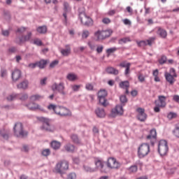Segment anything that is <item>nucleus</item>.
Wrapping results in <instances>:
<instances>
[{"mask_svg":"<svg viewBox=\"0 0 179 179\" xmlns=\"http://www.w3.org/2000/svg\"><path fill=\"white\" fill-rule=\"evenodd\" d=\"M48 109L50 111H54L55 114L59 117H71L72 115L71 110L65 106L50 103L48 106Z\"/></svg>","mask_w":179,"mask_h":179,"instance_id":"f257e3e1","label":"nucleus"},{"mask_svg":"<svg viewBox=\"0 0 179 179\" xmlns=\"http://www.w3.org/2000/svg\"><path fill=\"white\" fill-rule=\"evenodd\" d=\"M150 153V145L148 143H142L138 148L137 155L139 159L146 157Z\"/></svg>","mask_w":179,"mask_h":179,"instance_id":"f03ea898","label":"nucleus"},{"mask_svg":"<svg viewBox=\"0 0 179 179\" xmlns=\"http://www.w3.org/2000/svg\"><path fill=\"white\" fill-rule=\"evenodd\" d=\"M166 99L167 97H166L164 95L158 96V99L155 101V113H160V108H164V107L167 106V103H166Z\"/></svg>","mask_w":179,"mask_h":179,"instance_id":"7ed1b4c3","label":"nucleus"},{"mask_svg":"<svg viewBox=\"0 0 179 179\" xmlns=\"http://www.w3.org/2000/svg\"><path fill=\"white\" fill-rule=\"evenodd\" d=\"M111 34H113V31L111 30H98L94 32V36L96 41H101V40L110 37Z\"/></svg>","mask_w":179,"mask_h":179,"instance_id":"20e7f679","label":"nucleus"},{"mask_svg":"<svg viewBox=\"0 0 179 179\" xmlns=\"http://www.w3.org/2000/svg\"><path fill=\"white\" fill-rule=\"evenodd\" d=\"M14 135L17 138H24V136H27V132L24 131L23 129V124L22 122L15 123L14 127Z\"/></svg>","mask_w":179,"mask_h":179,"instance_id":"39448f33","label":"nucleus"},{"mask_svg":"<svg viewBox=\"0 0 179 179\" xmlns=\"http://www.w3.org/2000/svg\"><path fill=\"white\" fill-rule=\"evenodd\" d=\"M68 169H69V164L68 162L63 160L56 164L55 171V173H59V174H64Z\"/></svg>","mask_w":179,"mask_h":179,"instance_id":"423d86ee","label":"nucleus"},{"mask_svg":"<svg viewBox=\"0 0 179 179\" xmlns=\"http://www.w3.org/2000/svg\"><path fill=\"white\" fill-rule=\"evenodd\" d=\"M79 19L83 26H87V27L93 26V20L92 17H89V15H86L85 13H80L79 15Z\"/></svg>","mask_w":179,"mask_h":179,"instance_id":"0eeeda50","label":"nucleus"},{"mask_svg":"<svg viewBox=\"0 0 179 179\" xmlns=\"http://www.w3.org/2000/svg\"><path fill=\"white\" fill-rule=\"evenodd\" d=\"M108 169L110 170H118L121 167V164L115 157H109L106 162Z\"/></svg>","mask_w":179,"mask_h":179,"instance_id":"6e6552de","label":"nucleus"},{"mask_svg":"<svg viewBox=\"0 0 179 179\" xmlns=\"http://www.w3.org/2000/svg\"><path fill=\"white\" fill-rule=\"evenodd\" d=\"M106 97H107V91L106 90H101L98 92V100L103 107H107L108 106V102Z\"/></svg>","mask_w":179,"mask_h":179,"instance_id":"1a4fd4ad","label":"nucleus"},{"mask_svg":"<svg viewBox=\"0 0 179 179\" xmlns=\"http://www.w3.org/2000/svg\"><path fill=\"white\" fill-rule=\"evenodd\" d=\"M51 89L53 92H58L60 93V94H62V96H66V92H64L65 84L63 82H61L59 84L57 83H53Z\"/></svg>","mask_w":179,"mask_h":179,"instance_id":"9d476101","label":"nucleus"},{"mask_svg":"<svg viewBox=\"0 0 179 179\" xmlns=\"http://www.w3.org/2000/svg\"><path fill=\"white\" fill-rule=\"evenodd\" d=\"M158 152L161 156H166L169 152V145L166 140H161L158 145Z\"/></svg>","mask_w":179,"mask_h":179,"instance_id":"9b49d317","label":"nucleus"},{"mask_svg":"<svg viewBox=\"0 0 179 179\" xmlns=\"http://www.w3.org/2000/svg\"><path fill=\"white\" fill-rule=\"evenodd\" d=\"M94 165H95L94 169H96V171H97V170H99L101 173H107V167L106 166V164L104 163V161L101 159H96L94 162Z\"/></svg>","mask_w":179,"mask_h":179,"instance_id":"f8f14e48","label":"nucleus"},{"mask_svg":"<svg viewBox=\"0 0 179 179\" xmlns=\"http://www.w3.org/2000/svg\"><path fill=\"white\" fill-rule=\"evenodd\" d=\"M26 107L31 111H45L44 108L41 105L36 102H30L26 105Z\"/></svg>","mask_w":179,"mask_h":179,"instance_id":"ddd939ff","label":"nucleus"},{"mask_svg":"<svg viewBox=\"0 0 179 179\" xmlns=\"http://www.w3.org/2000/svg\"><path fill=\"white\" fill-rule=\"evenodd\" d=\"M117 115H124V107L122 105H117L111 111L110 117L115 118V117H117Z\"/></svg>","mask_w":179,"mask_h":179,"instance_id":"4468645a","label":"nucleus"},{"mask_svg":"<svg viewBox=\"0 0 179 179\" xmlns=\"http://www.w3.org/2000/svg\"><path fill=\"white\" fill-rule=\"evenodd\" d=\"M137 112V120L141 121V122H145L148 118V115L145 113V109L142 108H138L136 109Z\"/></svg>","mask_w":179,"mask_h":179,"instance_id":"2eb2a0df","label":"nucleus"},{"mask_svg":"<svg viewBox=\"0 0 179 179\" xmlns=\"http://www.w3.org/2000/svg\"><path fill=\"white\" fill-rule=\"evenodd\" d=\"M42 120H43V125L42 127H41L42 131H47L48 132H54L55 129L54 128V127L50 125L48 120L44 117H42Z\"/></svg>","mask_w":179,"mask_h":179,"instance_id":"dca6fc26","label":"nucleus"},{"mask_svg":"<svg viewBox=\"0 0 179 179\" xmlns=\"http://www.w3.org/2000/svg\"><path fill=\"white\" fill-rule=\"evenodd\" d=\"M22 78V71L19 69H15L11 73V80L13 83H16V82H19Z\"/></svg>","mask_w":179,"mask_h":179,"instance_id":"f3484780","label":"nucleus"},{"mask_svg":"<svg viewBox=\"0 0 179 179\" xmlns=\"http://www.w3.org/2000/svg\"><path fill=\"white\" fill-rule=\"evenodd\" d=\"M157 136V132L156 129H152L150 131V134L147 136V141L150 142L151 145H155V142H156V137Z\"/></svg>","mask_w":179,"mask_h":179,"instance_id":"a211bd4d","label":"nucleus"},{"mask_svg":"<svg viewBox=\"0 0 179 179\" xmlns=\"http://www.w3.org/2000/svg\"><path fill=\"white\" fill-rule=\"evenodd\" d=\"M17 88L20 90H27L29 89V80H23L17 85Z\"/></svg>","mask_w":179,"mask_h":179,"instance_id":"6ab92c4d","label":"nucleus"},{"mask_svg":"<svg viewBox=\"0 0 179 179\" xmlns=\"http://www.w3.org/2000/svg\"><path fill=\"white\" fill-rule=\"evenodd\" d=\"M71 49L69 45H66L64 48L60 50V54H62L63 57H69V55H71Z\"/></svg>","mask_w":179,"mask_h":179,"instance_id":"aec40b11","label":"nucleus"},{"mask_svg":"<svg viewBox=\"0 0 179 179\" xmlns=\"http://www.w3.org/2000/svg\"><path fill=\"white\" fill-rule=\"evenodd\" d=\"M164 76H165L166 80H167L169 83H170V85H173L174 82H176V80L174 79V78H177V74L171 75L169 73H165Z\"/></svg>","mask_w":179,"mask_h":179,"instance_id":"412c9836","label":"nucleus"},{"mask_svg":"<svg viewBox=\"0 0 179 179\" xmlns=\"http://www.w3.org/2000/svg\"><path fill=\"white\" fill-rule=\"evenodd\" d=\"M95 114L98 118H104L106 117V110L101 108H96L95 109Z\"/></svg>","mask_w":179,"mask_h":179,"instance_id":"4be33fe9","label":"nucleus"},{"mask_svg":"<svg viewBox=\"0 0 179 179\" xmlns=\"http://www.w3.org/2000/svg\"><path fill=\"white\" fill-rule=\"evenodd\" d=\"M157 34H158V36H159L161 38H166V37H167V31L159 27L158 30L157 31Z\"/></svg>","mask_w":179,"mask_h":179,"instance_id":"5701e85b","label":"nucleus"},{"mask_svg":"<svg viewBox=\"0 0 179 179\" xmlns=\"http://www.w3.org/2000/svg\"><path fill=\"white\" fill-rule=\"evenodd\" d=\"M119 86L121 89H125L126 94H129V91L128 90V87H129V82L127 80L122 81L119 84Z\"/></svg>","mask_w":179,"mask_h":179,"instance_id":"b1692460","label":"nucleus"},{"mask_svg":"<svg viewBox=\"0 0 179 179\" xmlns=\"http://www.w3.org/2000/svg\"><path fill=\"white\" fill-rule=\"evenodd\" d=\"M66 80L70 82H75V80H78V75L74 73H69L66 75Z\"/></svg>","mask_w":179,"mask_h":179,"instance_id":"393cba45","label":"nucleus"},{"mask_svg":"<svg viewBox=\"0 0 179 179\" xmlns=\"http://www.w3.org/2000/svg\"><path fill=\"white\" fill-rule=\"evenodd\" d=\"M50 146L54 150H58L61 148V142L57 141H52L50 143Z\"/></svg>","mask_w":179,"mask_h":179,"instance_id":"a878e982","label":"nucleus"},{"mask_svg":"<svg viewBox=\"0 0 179 179\" xmlns=\"http://www.w3.org/2000/svg\"><path fill=\"white\" fill-rule=\"evenodd\" d=\"M106 71L107 73H109L110 75H118L119 73L118 70L114 69V67H108Z\"/></svg>","mask_w":179,"mask_h":179,"instance_id":"bb28decb","label":"nucleus"},{"mask_svg":"<svg viewBox=\"0 0 179 179\" xmlns=\"http://www.w3.org/2000/svg\"><path fill=\"white\" fill-rule=\"evenodd\" d=\"M30 100L31 101H39V100H41V99H43V96L38 94H35L31 95L29 97Z\"/></svg>","mask_w":179,"mask_h":179,"instance_id":"cd10ccee","label":"nucleus"},{"mask_svg":"<svg viewBox=\"0 0 179 179\" xmlns=\"http://www.w3.org/2000/svg\"><path fill=\"white\" fill-rule=\"evenodd\" d=\"M70 138L73 143H76V145H80V139H79V137L76 134H71Z\"/></svg>","mask_w":179,"mask_h":179,"instance_id":"c85d7f7f","label":"nucleus"},{"mask_svg":"<svg viewBox=\"0 0 179 179\" xmlns=\"http://www.w3.org/2000/svg\"><path fill=\"white\" fill-rule=\"evenodd\" d=\"M64 149L66 152H69L70 153H72L73 152H75V146L72 144H66L64 146Z\"/></svg>","mask_w":179,"mask_h":179,"instance_id":"c756f323","label":"nucleus"},{"mask_svg":"<svg viewBox=\"0 0 179 179\" xmlns=\"http://www.w3.org/2000/svg\"><path fill=\"white\" fill-rule=\"evenodd\" d=\"M36 31H38L39 34H45V33H47V27L46 26L38 27L36 29Z\"/></svg>","mask_w":179,"mask_h":179,"instance_id":"7c9ffc66","label":"nucleus"},{"mask_svg":"<svg viewBox=\"0 0 179 179\" xmlns=\"http://www.w3.org/2000/svg\"><path fill=\"white\" fill-rule=\"evenodd\" d=\"M83 169L87 173H94V171H96V169H94V168H92L89 165H84L83 166Z\"/></svg>","mask_w":179,"mask_h":179,"instance_id":"2f4dec72","label":"nucleus"},{"mask_svg":"<svg viewBox=\"0 0 179 179\" xmlns=\"http://www.w3.org/2000/svg\"><path fill=\"white\" fill-rule=\"evenodd\" d=\"M37 66L40 68V69H43L45 67V65H47V60H41L38 62H36Z\"/></svg>","mask_w":179,"mask_h":179,"instance_id":"473e14b6","label":"nucleus"},{"mask_svg":"<svg viewBox=\"0 0 179 179\" xmlns=\"http://www.w3.org/2000/svg\"><path fill=\"white\" fill-rule=\"evenodd\" d=\"M120 100L122 106H125V103H128V99L125 95H121L120 97Z\"/></svg>","mask_w":179,"mask_h":179,"instance_id":"72a5a7b5","label":"nucleus"},{"mask_svg":"<svg viewBox=\"0 0 179 179\" xmlns=\"http://www.w3.org/2000/svg\"><path fill=\"white\" fill-rule=\"evenodd\" d=\"M131 42V38L129 37L127 38H122L119 41V43L120 44H127V43Z\"/></svg>","mask_w":179,"mask_h":179,"instance_id":"f704fd0d","label":"nucleus"},{"mask_svg":"<svg viewBox=\"0 0 179 179\" xmlns=\"http://www.w3.org/2000/svg\"><path fill=\"white\" fill-rule=\"evenodd\" d=\"M16 97H17V94H11L8 95L6 97V99H7L8 101H13V100H15V99H16Z\"/></svg>","mask_w":179,"mask_h":179,"instance_id":"c9c22d12","label":"nucleus"},{"mask_svg":"<svg viewBox=\"0 0 179 179\" xmlns=\"http://www.w3.org/2000/svg\"><path fill=\"white\" fill-rule=\"evenodd\" d=\"M167 118H169V120H173L174 118H177V113L174 112H170L167 115Z\"/></svg>","mask_w":179,"mask_h":179,"instance_id":"e433bc0d","label":"nucleus"},{"mask_svg":"<svg viewBox=\"0 0 179 179\" xmlns=\"http://www.w3.org/2000/svg\"><path fill=\"white\" fill-rule=\"evenodd\" d=\"M116 50H117V48L115 47L108 48L106 50V54L108 55V56H110L113 52H115Z\"/></svg>","mask_w":179,"mask_h":179,"instance_id":"4c0bfd02","label":"nucleus"},{"mask_svg":"<svg viewBox=\"0 0 179 179\" xmlns=\"http://www.w3.org/2000/svg\"><path fill=\"white\" fill-rule=\"evenodd\" d=\"M173 134L176 138H179V126L175 127L173 130Z\"/></svg>","mask_w":179,"mask_h":179,"instance_id":"58836bf2","label":"nucleus"},{"mask_svg":"<svg viewBox=\"0 0 179 179\" xmlns=\"http://www.w3.org/2000/svg\"><path fill=\"white\" fill-rule=\"evenodd\" d=\"M90 36V32L88 30H83L82 33V38L86 39Z\"/></svg>","mask_w":179,"mask_h":179,"instance_id":"ea45409f","label":"nucleus"},{"mask_svg":"<svg viewBox=\"0 0 179 179\" xmlns=\"http://www.w3.org/2000/svg\"><path fill=\"white\" fill-rule=\"evenodd\" d=\"M1 78H2V79H6V78H8V71L6 69H2L1 71Z\"/></svg>","mask_w":179,"mask_h":179,"instance_id":"a19ab883","label":"nucleus"},{"mask_svg":"<svg viewBox=\"0 0 179 179\" xmlns=\"http://www.w3.org/2000/svg\"><path fill=\"white\" fill-rule=\"evenodd\" d=\"M42 156H45V157H47V156H50V155H51V150H50V149L47 148L43 150H42Z\"/></svg>","mask_w":179,"mask_h":179,"instance_id":"79ce46f5","label":"nucleus"},{"mask_svg":"<svg viewBox=\"0 0 179 179\" xmlns=\"http://www.w3.org/2000/svg\"><path fill=\"white\" fill-rule=\"evenodd\" d=\"M24 41H24V36L17 37L15 39V43L17 44H18L19 45H20V44H22Z\"/></svg>","mask_w":179,"mask_h":179,"instance_id":"37998d69","label":"nucleus"},{"mask_svg":"<svg viewBox=\"0 0 179 179\" xmlns=\"http://www.w3.org/2000/svg\"><path fill=\"white\" fill-rule=\"evenodd\" d=\"M136 44L138 45V47H145V45H148V42L147 41H137Z\"/></svg>","mask_w":179,"mask_h":179,"instance_id":"c03bdc74","label":"nucleus"},{"mask_svg":"<svg viewBox=\"0 0 179 179\" xmlns=\"http://www.w3.org/2000/svg\"><path fill=\"white\" fill-rule=\"evenodd\" d=\"M129 173H136V171H138V166L134 165V166H131L129 168Z\"/></svg>","mask_w":179,"mask_h":179,"instance_id":"a18cd8bd","label":"nucleus"},{"mask_svg":"<svg viewBox=\"0 0 179 179\" xmlns=\"http://www.w3.org/2000/svg\"><path fill=\"white\" fill-rule=\"evenodd\" d=\"M120 66H121L122 68H128V66H131V63L123 62L120 64Z\"/></svg>","mask_w":179,"mask_h":179,"instance_id":"49530a36","label":"nucleus"},{"mask_svg":"<svg viewBox=\"0 0 179 179\" xmlns=\"http://www.w3.org/2000/svg\"><path fill=\"white\" fill-rule=\"evenodd\" d=\"M34 44H35V45H38V47L43 45V42L38 39V38H36L34 40Z\"/></svg>","mask_w":179,"mask_h":179,"instance_id":"de8ad7c7","label":"nucleus"},{"mask_svg":"<svg viewBox=\"0 0 179 179\" xmlns=\"http://www.w3.org/2000/svg\"><path fill=\"white\" fill-rule=\"evenodd\" d=\"M166 61H167V57H166V56H162V57H161V59H159V63L161 65H163V64H166Z\"/></svg>","mask_w":179,"mask_h":179,"instance_id":"09e8293b","label":"nucleus"},{"mask_svg":"<svg viewBox=\"0 0 179 179\" xmlns=\"http://www.w3.org/2000/svg\"><path fill=\"white\" fill-rule=\"evenodd\" d=\"M31 32H28L26 36H24V41H29L31 38Z\"/></svg>","mask_w":179,"mask_h":179,"instance_id":"8fccbe9b","label":"nucleus"},{"mask_svg":"<svg viewBox=\"0 0 179 179\" xmlns=\"http://www.w3.org/2000/svg\"><path fill=\"white\" fill-rule=\"evenodd\" d=\"M138 79L139 82H141V83H143V82H145V80H146L145 76H143V74H139L138 76Z\"/></svg>","mask_w":179,"mask_h":179,"instance_id":"3c124183","label":"nucleus"},{"mask_svg":"<svg viewBox=\"0 0 179 179\" xmlns=\"http://www.w3.org/2000/svg\"><path fill=\"white\" fill-rule=\"evenodd\" d=\"M47 77H44L43 78L41 79L40 85L41 86H45L47 85Z\"/></svg>","mask_w":179,"mask_h":179,"instance_id":"603ef678","label":"nucleus"},{"mask_svg":"<svg viewBox=\"0 0 179 179\" xmlns=\"http://www.w3.org/2000/svg\"><path fill=\"white\" fill-rule=\"evenodd\" d=\"M59 61L58 60H54L53 62H52L50 64V68H55V66H57V65H58L59 64Z\"/></svg>","mask_w":179,"mask_h":179,"instance_id":"864d4df0","label":"nucleus"},{"mask_svg":"<svg viewBox=\"0 0 179 179\" xmlns=\"http://www.w3.org/2000/svg\"><path fill=\"white\" fill-rule=\"evenodd\" d=\"M28 99H29V94H22L20 98V100H22V101H24V100H27Z\"/></svg>","mask_w":179,"mask_h":179,"instance_id":"5fc2aeb1","label":"nucleus"},{"mask_svg":"<svg viewBox=\"0 0 179 179\" xmlns=\"http://www.w3.org/2000/svg\"><path fill=\"white\" fill-rule=\"evenodd\" d=\"M87 44L90 48V50H92V51H94L96 50V45H94V43H93L92 42H88Z\"/></svg>","mask_w":179,"mask_h":179,"instance_id":"6e6d98bb","label":"nucleus"},{"mask_svg":"<svg viewBox=\"0 0 179 179\" xmlns=\"http://www.w3.org/2000/svg\"><path fill=\"white\" fill-rule=\"evenodd\" d=\"M67 179H76V173H69Z\"/></svg>","mask_w":179,"mask_h":179,"instance_id":"4d7b16f0","label":"nucleus"},{"mask_svg":"<svg viewBox=\"0 0 179 179\" xmlns=\"http://www.w3.org/2000/svg\"><path fill=\"white\" fill-rule=\"evenodd\" d=\"M37 66V62L36 63H30L27 67L29 68V69H34Z\"/></svg>","mask_w":179,"mask_h":179,"instance_id":"13d9d810","label":"nucleus"},{"mask_svg":"<svg viewBox=\"0 0 179 179\" xmlns=\"http://www.w3.org/2000/svg\"><path fill=\"white\" fill-rule=\"evenodd\" d=\"M71 89L72 90H73V92H78V90H79V89H80V85H72L71 86Z\"/></svg>","mask_w":179,"mask_h":179,"instance_id":"bf43d9fd","label":"nucleus"},{"mask_svg":"<svg viewBox=\"0 0 179 179\" xmlns=\"http://www.w3.org/2000/svg\"><path fill=\"white\" fill-rule=\"evenodd\" d=\"M85 89L87 90H93V85L90 84V83H87L85 85Z\"/></svg>","mask_w":179,"mask_h":179,"instance_id":"052dcab7","label":"nucleus"},{"mask_svg":"<svg viewBox=\"0 0 179 179\" xmlns=\"http://www.w3.org/2000/svg\"><path fill=\"white\" fill-rule=\"evenodd\" d=\"M104 48V47L103 45H99L96 48V52H98V54H101V52H103V49Z\"/></svg>","mask_w":179,"mask_h":179,"instance_id":"680f3d73","label":"nucleus"},{"mask_svg":"<svg viewBox=\"0 0 179 179\" xmlns=\"http://www.w3.org/2000/svg\"><path fill=\"white\" fill-rule=\"evenodd\" d=\"M173 101H175L176 103H178L179 104V95H177V94L173 95Z\"/></svg>","mask_w":179,"mask_h":179,"instance_id":"e2e57ef3","label":"nucleus"},{"mask_svg":"<svg viewBox=\"0 0 179 179\" xmlns=\"http://www.w3.org/2000/svg\"><path fill=\"white\" fill-rule=\"evenodd\" d=\"M153 41H155V38H151L147 40V45L151 46Z\"/></svg>","mask_w":179,"mask_h":179,"instance_id":"0e129e2a","label":"nucleus"},{"mask_svg":"<svg viewBox=\"0 0 179 179\" xmlns=\"http://www.w3.org/2000/svg\"><path fill=\"white\" fill-rule=\"evenodd\" d=\"M17 51V49L15 47H11L8 49V52H10L11 54H13V52H16Z\"/></svg>","mask_w":179,"mask_h":179,"instance_id":"69168bd1","label":"nucleus"},{"mask_svg":"<svg viewBox=\"0 0 179 179\" xmlns=\"http://www.w3.org/2000/svg\"><path fill=\"white\" fill-rule=\"evenodd\" d=\"M0 135H1V136H2L3 138L5 139V140H6V139H8V138H9V136H8L7 134L3 133V132H2V131H1Z\"/></svg>","mask_w":179,"mask_h":179,"instance_id":"338daca9","label":"nucleus"},{"mask_svg":"<svg viewBox=\"0 0 179 179\" xmlns=\"http://www.w3.org/2000/svg\"><path fill=\"white\" fill-rule=\"evenodd\" d=\"M103 23H104L105 24H108V23H110L111 20H110L109 18H103L102 20Z\"/></svg>","mask_w":179,"mask_h":179,"instance_id":"774afa93","label":"nucleus"}]
</instances>
